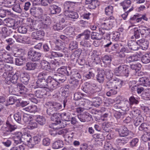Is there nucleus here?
<instances>
[{
	"instance_id": "obj_1",
	"label": "nucleus",
	"mask_w": 150,
	"mask_h": 150,
	"mask_svg": "<svg viewBox=\"0 0 150 150\" xmlns=\"http://www.w3.org/2000/svg\"><path fill=\"white\" fill-rule=\"evenodd\" d=\"M47 105L50 106V108L47 110V113L49 115L61 110L62 108L61 104L57 102H48L47 103Z\"/></svg>"
},
{
	"instance_id": "obj_2",
	"label": "nucleus",
	"mask_w": 150,
	"mask_h": 150,
	"mask_svg": "<svg viewBox=\"0 0 150 150\" xmlns=\"http://www.w3.org/2000/svg\"><path fill=\"white\" fill-rule=\"evenodd\" d=\"M17 128V126L12 125V122L10 117H8L6 122V125L3 126L1 129V131L3 132L4 134H9L10 132L15 130Z\"/></svg>"
},
{
	"instance_id": "obj_3",
	"label": "nucleus",
	"mask_w": 150,
	"mask_h": 150,
	"mask_svg": "<svg viewBox=\"0 0 150 150\" xmlns=\"http://www.w3.org/2000/svg\"><path fill=\"white\" fill-rule=\"evenodd\" d=\"M130 73L126 65L120 66L114 70V73L117 76L124 75L127 77Z\"/></svg>"
},
{
	"instance_id": "obj_4",
	"label": "nucleus",
	"mask_w": 150,
	"mask_h": 150,
	"mask_svg": "<svg viewBox=\"0 0 150 150\" xmlns=\"http://www.w3.org/2000/svg\"><path fill=\"white\" fill-rule=\"evenodd\" d=\"M122 84V81L117 79L108 82L105 85V87L108 88L119 89Z\"/></svg>"
},
{
	"instance_id": "obj_5",
	"label": "nucleus",
	"mask_w": 150,
	"mask_h": 150,
	"mask_svg": "<svg viewBox=\"0 0 150 150\" xmlns=\"http://www.w3.org/2000/svg\"><path fill=\"white\" fill-rule=\"evenodd\" d=\"M20 72L18 71L14 74L12 75L9 73L8 71L5 72L3 74V76L6 80L10 81L11 83L15 84L17 83Z\"/></svg>"
},
{
	"instance_id": "obj_6",
	"label": "nucleus",
	"mask_w": 150,
	"mask_h": 150,
	"mask_svg": "<svg viewBox=\"0 0 150 150\" xmlns=\"http://www.w3.org/2000/svg\"><path fill=\"white\" fill-rule=\"evenodd\" d=\"M115 23V20L114 18L111 16L108 19L102 22L101 26L105 29L109 30L112 28Z\"/></svg>"
},
{
	"instance_id": "obj_7",
	"label": "nucleus",
	"mask_w": 150,
	"mask_h": 150,
	"mask_svg": "<svg viewBox=\"0 0 150 150\" xmlns=\"http://www.w3.org/2000/svg\"><path fill=\"white\" fill-rule=\"evenodd\" d=\"M97 87V85L94 83L86 82L84 86L81 88L82 90L88 95L92 94L94 93L93 88Z\"/></svg>"
},
{
	"instance_id": "obj_8",
	"label": "nucleus",
	"mask_w": 150,
	"mask_h": 150,
	"mask_svg": "<svg viewBox=\"0 0 150 150\" xmlns=\"http://www.w3.org/2000/svg\"><path fill=\"white\" fill-rule=\"evenodd\" d=\"M41 54L32 49H30L28 53V56L33 61H36L40 59Z\"/></svg>"
},
{
	"instance_id": "obj_9",
	"label": "nucleus",
	"mask_w": 150,
	"mask_h": 150,
	"mask_svg": "<svg viewBox=\"0 0 150 150\" xmlns=\"http://www.w3.org/2000/svg\"><path fill=\"white\" fill-rule=\"evenodd\" d=\"M47 82V87L51 90H53L59 86V82L57 81L55 79H53L52 77H49Z\"/></svg>"
},
{
	"instance_id": "obj_10",
	"label": "nucleus",
	"mask_w": 150,
	"mask_h": 150,
	"mask_svg": "<svg viewBox=\"0 0 150 150\" xmlns=\"http://www.w3.org/2000/svg\"><path fill=\"white\" fill-rule=\"evenodd\" d=\"M50 115H52L51 119L53 121L52 123V126L53 128L54 127L57 126V124L59 123L60 120V118H61V114L57 112H54L52 114H51Z\"/></svg>"
},
{
	"instance_id": "obj_11",
	"label": "nucleus",
	"mask_w": 150,
	"mask_h": 150,
	"mask_svg": "<svg viewBox=\"0 0 150 150\" xmlns=\"http://www.w3.org/2000/svg\"><path fill=\"white\" fill-rule=\"evenodd\" d=\"M114 106L117 108L121 109L123 111H127L131 108L132 106L130 104L128 101H125L122 103L121 106L119 104H115Z\"/></svg>"
},
{
	"instance_id": "obj_12",
	"label": "nucleus",
	"mask_w": 150,
	"mask_h": 150,
	"mask_svg": "<svg viewBox=\"0 0 150 150\" xmlns=\"http://www.w3.org/2000/svg\"><path fill=\"white\" fill-rule=\"evenodd\" d=\"M78 117L81 121L83 122L89 121L92 118L90 114L87 112L80 114L78 115Z\"/></svg>"
},
{
	"instance_id": "obj_13",
	"label": "nucleus",
	"mask_w": 150,
	"mask_h": 150,
	"mask_svg": "<svg viewBox=\"0 0 150 150\" xmlns=\"http://www.w3.org/2000/svg\"><path fill=\"white\" fill-rule=\"evenodd\" d=\"M0 58L3 61L6 63H11L12 61H10L11 59L8 54L3 50L0 51Z\"/></svg>"
},
{
	"instance_id": "obj_14",
	"label": "nucleus",
	"mask_w": 150,
	"mask_h": 150,
	"mask_svg": "<svg viewBox=\"0 0 150 150\" xmlns=\"http://www.w3.org/2000/svg\"><path fill=\"white\" fill-rule=\"evenodd\" d=\"M7 26L10 27H13V28L16 29L18 28L17 22L15 23V20L14 19L11 18H8L5 20Z\"/></svg>"
},
{
	"instance_id": "obj_15",
	"label": "nucleus",
	"mask_w": 150,
	"mask_h": 150,
	"mask_svg": "<svg viewBox=\"0 0 150 150\" xmlns=\"http://www.w3.org/2000/svg\"><path fill=\"white\" fill-rule=\"evenodd\" d=\"M118 132L120 137H125L129 136V132L127 128L123 127L121 128L118 129Z\"/></svg>"
},
{
	"instance_id": "obj_16",
	"label": "nucleus",
	"mask_w": 150,
	"mask_h": 150,
	"mask_svg": "<svg viewBox=\"0 0 150 150\" xmlns=\"http://www.w3.org/2000/svg\"><path fill=\"white\" fill-rule=\"evenodd\" d=\"M65 15L69 19H77L78 18L79 16L78 13L76 12L72 11H69L66 12L64 13Z\"/></svg>"
},
{
	"instance_id": "obj_17",
	"label": "nucleus",
	"mask_w": 150,
	"mask_h": 150,
	"mask_svg": "<svg viewBox=\"0 0 150 150\" xmlns=\"http://www.w3.org/2000/svg\"><path fill=\"white\" fill-rule=\"evenodd\" d=\"M50 13L54 14L59 13L61 11L60 7L55 5H51L49 7Z\"/></svg>"
},
{
	"instance_id": "obj_18",
	"label": "nucleus",
	"mask_w": 150,
	"mask_h": 150,
	"mask_svg": "<svg viewBox=\"0 0 150 150\" xmlns=\"http://www.w3.org/2000/svg\"><path fill=\"white\" fill-rule=\"evenodd\" d=\"M37 85L39 88H45L47 87V80L38 79L36 82Z\"/></svg>"
},
{
	"instance_id": "obj_19",
	"label": "nucleus",
	"mask_w": 150,
	"mask_h": 150,
	"mask_svg": "<svg viewBox=\"0 0 150 150\" xmlns=\"http://www.w3.org/2000/svg\"><path fill=\"white\" fill-rule=\"evenodd\" d=\"M105 75V73L104 70H101L99 71L96 76V79L100 83H102L104 81Z\"/></svg>"
},
{
	"instance_id": "obj_20",
	"label": "nucleus",
	"mask_w": 150,
	"mask_h": 150,
	"mask_svg": "<svg viewBox=\"0 0 150 150\" xmlns=\"http://www.w3.org/2000/svg\"><path fill=\"white\" fill-rule=\"evenodd\" d=\"M129 50L125 47H123L119 52H116L117 56L120 58H124L125 57V53L129 52Z\"/></svg>"
},
{
	"instance_id": "obj_21",
	"label": "nucleus",
	"mask_w": 150,
	"mask_h": 150,
	"mask_svg": "<svg viewBox=\"0 0 150 150\" xmlns=\"http://www.w3.org/2000/svg\"><path fill=\"white\" fill-rule=\"evenodd\" d=\"M127 45L131 50L136 51L138 50V45L136 42L132 40H129L128 42Z\"/></svg>"
},
{
	"instance_id": "obj_22",
	"label": "nucleus",
	"mask_w": 150,
	"mask_h": 150,
	"mask_svg": "<svg viewBox=\"0 0 150 150\" xmlns=\"http://www.w3.org/2000/svg\"><path fill=\"white\" fill-rule=\"evenodd\" d=\"M20 80L24 84H27L29 79V76L27 73H22L20 75Z\"/></svg>"
},
{
	"instance_id": "obj_23",
	"label": "nucleus",
	"mask_w": 150,
	"mask_h": 150,
	"mask_svg": "<svg viewBox=\"0 0 150 150\" xmlns=\"http://www.w3.org/2000/svg\"><path fill=\"white\" fill-rule=\"evenodd\" d=\"M140 84L147 86L150 85V81L146 77L140 78L138 81Z\"/></svg>"
},
{
	"instance_id": "obj_24",
	"label": "nucleus",
	"mask_w": 150,
	"mask_h": 150,
	"mask_svg": "<svg viewBox=\"0 0 150 150\" xmlns=\"http://www.w3.org/2000/svg\"><path fill=\"white\" fill-rule=\"evenodd\" d=\"M3 61L0 60V69L2 70V72H7L10 71L12 67L7 64H4L3 63Z\"/></svg>"
},
{
	"instance_id": "obj_25",
	"label": "nucleus",
	"mask_w": 150,
	"mask_h": 150,
	"mask_svg": "<svg viewBox=\"0 0 150 150\" xmlns=\"http://www.w3.org/2000/svg\"><path fill=\"white\" fill-rule=\"evenodd\" d=\"M76 2L69 1H66L64 4V8L65 10V12L72 11V6Z\"/></svg>"
},
{
	"instance_id": "obj_26",
	"label": "nucleus",
	"mask_w": 150,
	"mask_h": 150,
	"mask_svg": "<svg viewBox=\"0 0 150 150\" xmlns=\"http://www.w3.org/2000/svg\"><path fill=\"white\" fill-rule=\"evenodd\" d=\"M58 72L57 74L63 75H67V76H69L71 73V72L68 71L65 67L63 66L61 67V68L58 69L57 70Z\"/></svg>"
},
{
	"instance_id": "obj_27",
	"label": "nucleus",
	"mask_w": 150,
	"mask_h": 150,
	"mask_svg": "<svg viewBox=\"0 0 150 150\" xmlns=\"http://www.w3.org/2000/svg\"><path fill=\"white\" fill-rule=\"evenodd\" d=\"M102 103V100L99 97H96L92 99V104L95 107L99 106Z\"/></svg>"
},
{
	"instance_id": "obj_28",
	"label": "nucleus",
	"mask_w": 150,
	"mask_h": 150,
	"mask_svg": "<svg viewBox=\"0 0 150 150\" xmlns=\"http://www.w3.org/2000/svg\"><path fill=\"white\" fill-rule=\"evenodd\" d=\"M61 118L63 120L67 121H69L71 120V116L70 113L68 112H64L61 113Z\"/></svg>"
},
{
	"instance_id": "obj_29",
	"label": "nucleus",
	"mask_w": 150,
	"mask_h": 150,
	"mask_svg": "<svg viewBox=\"0 0 150 150\" xmlns=\"http://www.w3.org/2000/svg\"><path fill=\"white\" fill-rule=\"evenodd\" d=\"M74 30V29L71 27L67 28L66 29L67 35L69 36V37L70 40H72L75 36Z\"/></svg>"
},
{
	"instance_id": "obj_30",
	"label": "nucleus",
	"mask_w": 150,
	"mask_h": 150,
	"mask_svg": "<svg viewBox=\"0 0 150 150\" xmlns=\"http://www.w3.org/2000/svg\"><path fill=\"white\" fill-rule=\"evenodd\" d=\"M55 80L57 81H59L60 82H64L66 79V77L64 75L59 74H55L54 75Z\"/></svg>"
},
{
	"instance_id": "obj_31",
	"label": "nucleus",
	"mask_w": 150,
	"mask_h": 150,
	"mask_svg": "<svg viewBox=\"0 0 150 150\" xmlns=\"http://www.w3.org/2000/svg\"><path fill=\"white\" fill-rule=\"evenodd\" d=\"M139 58H140L138 57V55L134 54L127 57L126 60L128 62H130L137 61L139 60Z\"/></svg>"
},
{
	"instance_id": "obj_32",
	"label": "nucleus",
	"mask_w": 150,
	"mask_h": 150,
	"mask_svg": "<svg viewBox=\"0 0 150 150\" xmlns=\"http://www.w3.org/2000/svg\"><path fill=\"white\" fill-rule=\"evenodd\" d=\"M131 1L129 0H125L121 3V5L122 6L123 9L125 11L129 10V8L131 5Z\"/></svg>"
},
{
	"instance_id": "obj_33",
	"label": "nucleus",
	"mask_w": 150,
	"mask_h": 150,
	"mask_svg": "<svg viewBox=\"0 0 150 150\" xmlns=\"http://www.w3.org/2000/svg\"><path fill=\"white\" fill-rule=\"evenodd\" d=\"M37 64L35 63L28 62L26 63L25 69L27 70H34L36 68Z\"/></svg>"
},
{
	"instance_id": "obj_34",
	"label": "nucleus",
	"mask_w": 150,
	"mask_h": 150,
	"mask_svg": "<svg viewBox=\"0 0 150 150\" xmlns=\"http://www.w3.org/2000/svg\"><path fill=\"white\" fill-rule=\"evenodd\" d=\"M41 18L40 20L44 23L46 26L49 25L51 23V21L49 17L47 18L45 16H40Z\"/></svg>"
},
{
	"instance_id": "obj_35",
	"label": "nucleus",
	"mask_w": 150,
	"mask_h": 150,
	"mask_svg": "<svg viewBox=\"0 0 150 150\" xmlns=\"http://www.w3.org/2000/svg\"><path fill=\"white\" fill-rule=\"evenodd\" d=\"M42 68L44 69L47 70H51L50 64L48 62L44 60L41 61V63Z\"/></svg>"
},
{
	"instance_id": "obj_36",
	"label": "nucleus",
	"mask_w": 150,
	"mask_h": 150,
	"mask_svg": "<svg viewBox=\"0 0 150 150\" xmlns=\"http://www.w3.org/2000/svg\"><path fill=\"white\" fill-rule=\"evenodd\" d=\"M30 135L28 133H26L23 136V142H27L28 144L29 145H30V142L32 141V139Z\"/></svg>"
},
{
	"instance_id": "obj_37",
	"label": "nucleus",
	"mask_w": 150,
	"mask_h": 150,
	"mask_svg": "<svg viewBox=\"0 0 150 150\" xmlns=\"http://www.w3.org/2000/svg\"><path fill=\"white\" fill-rule=\"evenodd\" d=\"M38 77L39 78V79H45L47 81L49 77L51 76H49L48 72L43 71L39 74Z\"/></svg>"
},
{
	"instance_id": "obj_38",
	"label": "nucleus",
	"mask_w": 150,
	"mask_h": 150,
	"mask_svg": "<svg viewBox=\"0 0 150 150\" xmlns=\"http://www.w3.org/2000/svg\"><path fill=\"white\" fill-rule=\"evenodd\" d=\"M13 37L17 42H22L23 41L25 40V38L22 37L21 35L17 33H14Z\"/></svg>"
},
{
	"instance_id": "obj_39",
	"label": "nucleus",
	"mask_w": 150,
	"mask_h": 150,
	"mask_svg": "<svg viewBox=\"0 0 150 150\" xmlns=\"http://www.w3.org/2000/svg\"><path fill=\"white\" fill-rule=\"evenodd\" d=\"M23 110L34 113L37 111V108L36 106L32 105L23 108Z\"/></svg>"
},
{
	"instance_id": "obj_40",
	"label": "nucleus",
	"mask_w": 150,
	"mask_h": 150,
	"mask_svg": "<svg viewBox=\"0 0 150 150\" xmlns=\"http://www.w3.org/2000/svg\"><path fill=\"white\" fill-rule=\"evenodd\" d=\"M141 67V64L139 63L136 64H132L130 65V68L131 69L134 71V73H136L140 70Z\"/></svg>"
},
{
	"instance_id": "obj_41",
	"label": "nucleus",
	"mask_w": 150,
	"mask_h": 150,
	"mask_svg": "<svg viewBox=\"0 0 150 150\" xmlns=\"http://www.w3.org/2000/svg\"><path fill=\"white\" fill-rule=\"evenodd\" d=\"M91 37L93 40H100L103 38V36L98 33L92 32L91 34Z\"/></svg>"
},
{
	"instance_id": "obj_42",
	"label": "nucleus",
	"mask_w": 150,
	"mask_h": 150,
	"mask_svg": "<svg viewBox=\"0 0 150 150\" xmlns=\"http://www.w3.org/2000/svg\"><path fill=\"white\" fill-rule=\"evenodd\" d=\"M17 86L20 89L19 92L21 94H24L27 91V88L21 83H18Z\"/></svg>"
},
{
	"instance_id": "obj_43",
	"label": "nucleus",
	"mask_w": 150,
	"mask_h": 150,
	"mask_svg": "<svg viewBox=\"0 0 150 150\" xmlns=\"http://www.w3.org/2000/svg\"><path fill=\"white\" fill-rule=\"evenodd\" d=\"M63 145V142L62 141L58 140L55 142L53 144L52 147L54 149H58L62 147Z\"/></svg>"
},
{
	"instance_id": "obj_44",
	"label": "nucleus",
	"mask_w": 150,
	"mask_h": 150,
	"mask_svg": "<svg viewBox=\"0 0 150 150\" xmlns=\"http://www.w3.org/2000/svg\"><path fill=\"white\" fill-rule=\"evenodd\" d=\"M66 121L63 120L61 121L60 120L58 124H57V126L54 127V129H59L60 128H64L67 125L65 122Z\"/></svg>"
},
{
	"instance_id": "obj_45",
	"label": "nucleus",
	"mask_w": 150,
	"mask_h": 150,
	"mask_svg": "<svg viewBox=\"0 0 150 150\" xmlns=\"http://www.w3.org/2000/svg\"><path fill=\"white\" fill-rule=\"evenodd\" d=\"M139 29L141 35H146L147 33H148V31L149 30V28L144 26L140 27Z\"/></svg>"
},
{
	"instance_id": "obj_46",
	"label": "nucleus",
	"mask_w": 150,
	"mask_h": 150,
	"mask_svg": "<svg viewBox=\"0 0 150 150\" xmlns=\"http://www.w3.org/2000/svg\"><path fill=\"white\" fill-rule=\"evenodd\" d=\"M1 33L2 34V38H6L9 35L8 29L6 27L2 28L1 31Z\"/></svg>"
},
{
	"instance_id": "obj_47",
	"label": "nucleus",
	"mask_w": 150,
	"mask_h": 150,
	"mask_svg": "<svg viewBox=\"0 0 150 150\" xmlns=\"http://www.w3.org/2000/svg\"><path fill=\"white\" fill-rule=\"evenodd\" d=\"M129 100L128 101L131 106L133 105L138 104L139 102L138 98H135L133 96H131L129 98Z\"/></svg>"
},
{
	"instance_id": "obj_48",
	"label": "nucleus",
	"mask_w": 150,
	"mask_h": 150,
	"mask_svg": "<svg viewBox=\"0 0 150 150\" xmlns=\"http://www.w3.org/2000/svg\"><path fill=\"white\" fill-rule=\"evenodd\" d=\"M41 137L40 136H36L34 137L33 139H32V141L30 142L31 146H34L35 145L38 144L41 141Z\"/></svg>"
},
{
	"instance_id": "obj_49",
	"label": "nucleus",
	"mask_w": 150,
	"mask_h": 150,
	"mask_svg": "<svg viewBox=\"0 0 150 150\" xmlns=\"http://www.w3.org/2000/svg\"><path fill=\"white\" fill-rule=\"evenodd\" d=\"M16 0H4V6L8 8H10L14 4Z\"/></svg>"
},
{
	"instance_id": "obj_50",
	"label": "nucleus",
	"mask_w": 150,
	"mask_h": 150,
	"mask_svg": "<svg viewBox=\"0 0 150 150\" xmlns=\"http://www.w3.org/2000/svg\"><path fill=\"white\" fill-rule=\"evenodd\" d=\"M36 121L41 125L44 124L46 122V120L44 117L40 116H38L36 119Z\"/></svg>"
},
{
	"instance_id": "obj_51",
	"label": "nucleus",
	"mask_w": 150,
	"mask_h": 150,
	"mask_svg": "<svg viewBox=\"0 0 150 150\" xmlns=\"http://www.w3.org/2000/svg\"><path fill=\"white\" fill-rule=\"evenodd\" d=\"M18 101V102L20 103V101L19 99H18L17 100L14 97L11 96L7 100L6 104V105L7 106L8 105H12L16 101Z\"/></svg>"
},
{
	"instance_id": "obj_52",
	"label": "nucleus",
	"mask_w": 150,
	"mask_h": 150,
	"mask_svg": "<svg viewBox=\"0 0 150 150\" xmlns=\"http://www.w3.org/2000/svg\"><path fill=\"white\" fill-rule=\"evenodd\" d=\"M100 4L98 0H94L88 5V7L90 9H94L98 6Z\"/></svg>"
},
{
	"instance_id": "obj_53",
	"label": "nucleus",
	"mask_w": 150,
	"mask_h": 150,
	"mask_svg": "<svg viewBox=\"0 0 150 150\" xmlns=\"http://www.w3.org/2000/svg\"><path fill=\"white\" fill-rule=\"evenodd\" d=\"M51 70H54L59 64L58 62L56 60H52L50 62Z\"/></svg>"
},
{
	"instance_id": "obj_54",
	"label": "nucleus",
	"mask_w": 150,
	"mask_h": 150,
	"mask_svg": "<svg viewBox=\"0 0 150 150\" xmlns=\"http://www.w3.org/2000/svg\"><path fill=\"white\" fill-rule=\"evenodd\" d=\"M86 94L80 92H77L75 93L74 95V99L75 100H78L80 99L82 97L85 96Z\"/></svg>"
},
{
	"instance_id": "obj_55",
	"label": "nucleus",
	"mask_w": 150,
	"mask_h": 150,
	"mask_svg": "<svg viewBox=\"0 0 150 150\" xmlns=\"http://www.w3.org/2000/svg\"><path fill=\"white\" fill-rule=\"evenodd\" d=\"M132 138V137L130 136H128L127 137H125L121 139H118V142L121 143L126 144L127 143L129 140Z\"/></svg>"
},
{
	"instance_id": "obj_56",
	"label": "nucleus",
	"mask_w": 150,
	"mask_h": 150,
	"mask_svg": "<svg viewBox=\"0 0 150 150\" xmlns=\"http://www.w3.org/2000/svg\"><path fill=\"white\" fill-rule=\"evenodd\" d=\"M102 60L103 63L106 65L110 64L111 61V57L108 55H105L103 57Z\"/></svg>"
},
{
	"instance_id": "obj_57",
	"label": "nucleus",
	"mask_w": 150,
	"mask_h": 150,
	"mask_svg": "<svg viewBox=\"0 0 150 150\" xmlns=\"http://www.w3.org/2000/svg\"><path fill=\"white\" fill-rule=\"evenodd\" d=\"M139 129L140 131H147L149 130V125L145 123H143L139 127Z\"/></svg>"
},
{
	"instance_id": "obj_58",
	"label": "nucleus",
	"mask_w": 150,
	"mask_h": 150,
	"mask_svg": "<svg viewBox=\"0 0 150 150\" xmlns=\"http://www.w3.org/2000/svg\"><path fill=\"white\" fill-rule=\"evenodd\" d=\"M35 95L38 98H42L45 95V94L41 90H38L35 92Z\"/></svg>"
},
{
	"instance_id": "obj_59",
	"label": "nucleus",
	"mask_w": 150,
	"mask_h": 150,
	"mask_svg": "<svg viewBox=\"0 0 150 150\" xmlns=\"http://www.w3.org/2000/svg\"><path fill=\"white\" fill-rule=\"evenodd\" d=\"M105 14L110 16L113 12V7L111 6H109L106 7L105 9Z\"/></svg>"
},
{
	"instance_id": "obj_60",
	"label": "nucleus",
	"mask_w": 150,
	"mask_h": 150,
	"mask_svg": "<svg viewBox=\"0 0 150 150\" xmlns=\"http://www.w3.org/2000/svg\"><path fill=\"white\" fill-rule=\"evenodd\" d=\"M140 113V111L137 109L133 110L131 112V115H132V117H137Z\"/></svg>"
},
{
	"instance_id": "obj_61",
	"label": "nucleus",
	"mask_w": 150,
	"mask_h": 150,
	"mask_svg": "<svg viewBox=\"0 0 150 150\" xmlns=\"http://www.w3.org/2000/svg\"><path fill=\"white\" fill-rule=\"evenodd\" d=\"M24 60L25 59L23 57H19L15 59L16 64L17 65H21L23 64Z\"/></svg>"
},
{
	"instance_id": "obj_62",
	"label": "nucleus",
	"mask_w": 150,
	"mask_h": 150,
	"mask_svg": "<svg viewBox=\"0 0 150 150\" xmlns=\"http://www.w3.org/2000/svg\"><path fill=\"white\" fill-rule=\"evenodd\" d=\"M103 150H117L116 149L113 148L110 144L108 142L105 143L104 147Z\"/></svg>"
},
{
	"instance_id": "obj_63",
	"label": "nucleus",
	"mask_w": 150,
	"mask_h": 150,
	"mask_svg": "<svg viewBox=\"0 0 150 150\" xmlns=\"http://www.w3.org/2000/svg\"><path fill=\"white\" fill-rule=\"evenodd\" d=\"M142 96L144 99L146 100H150V90L148 91L143 93L142 95Z\"/></svg>"
},
{
	"instance_id": "obj_64",
	"label": "nucleus",
	"mask_w": 150,
	"mask_h": 150,
	"mask_svg": "<svg viewBox=\"0 0 150 150\" xmlns=\"http://www.w3.org/2000/svg\"><path fill=\"white\" fill-rule=\"evenodd\" d=\"M142 140L145 142L150 140V132H146L142 135Z\"/></svg>"
}]
</instances>
